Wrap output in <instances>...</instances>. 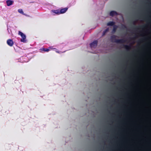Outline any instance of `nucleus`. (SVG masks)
Returning <instances> with one entry per match:
<instances>
[{
	"label": "nucleus",
	"instance_id": "obj_9",
	"mask_svg": "<svg viewBox=\"0 0 151 151\" xmlns=\"http://www.w3.org/2000/svg\"><path fill=\"white\" fill-rule=\"evenodd\" d=\"M117 14V12L115 11H111L110 13V15L111 16H113Z\"/></svg>",
	"mask_w": 151,
	"mask_h": 151
},
{
	"label": "nucleus",
	"instance_id": "obj_8",
	"mask_svg": "<svg viewBox=\"0 0 151 151\" xmlns=\"http://www.w3.org/2000/svg\"><path fill=\"white\" fill-rule=\"evenodd\" d=\"M123 46V47L126 49L127 50H129L131 48V46L130 45H124Z\"/></svg>",
	"mask_w": 151,
	"mask_h": 151
},
{
	"label": "nucleus",
	"instance_id": "obj_5",
	"mask_svg": "<svg viewBox=\"0 0 151 151\" xmlns=\"http://www.w3.org/2000/svg\"><path fill=\"white\" fill-rule=\"evenodd\" d=\"M68 9V8L65 7L63 8H62L60 10V14H63L65 13Z\"/></svg>",
	"mask_w": 151,
	"mask_h": 151
},
{
	"label": "nucleus",
	"instance_id": "obj_2",
	"mask_svg": "<svg viewBox=\"0 0 151 151\" xmlns=\"http://www.w3.org/2000/svg\"><path fill=\"white\" fill-rule=\"evenodd\" d=\"M18 34L19 35H20L22 37V39H21L20 41L24 42H25L26 36L25 35L20 31H18Z\"/></svg>",
	"mask_w": 151,
	"mask_h": 151
},
{
	"label": "nucleus",
	"instance_id": "obj_13",
	"mask_svg": "<svg viewBox=\"0 0 151 151\" xmlns=\"http://www.w3.org/2000/svg\"><path fill=\"white\" fill-rule=\"evenodd\" d=\"M41 50L42 51H43L45 52H48L49 51V49L47 48H42L41 49Z\"/></svg>",
	"mask_w": 151,
	"mask_h": 151
},
{
	"label": "nucleus",
	"instance_id": "obj_17",
	"mask_svg": "<svg viewBox=\"0 0 151 151\" xmlns=\"http://www.w3.org/2000/svg\"><path fill=\"white\" fill-rule=\"evenodd\" d=\"M142 18L144 19V20H146L147 19V18Z\"/></svg>",
	"mask_w": 151,
	"mask_h": 151
},
{
	"label": "nucleus",
	"instance_id": "obj_16",
	"mask_svg": "<svg viewBox=\"0 0 151 151\" xmlns=\"http://www.w3.org/2000/svg\"><path fill=\"white\" fill-rule=\"evenodd\" d=\"M56 52L58 53H62L63 52H59V51H56Z\"/></svg>",
	"mask_w": 151,
	"mask_h": 151
},
{
	"label": "nucleus",
	"instance_id": "obj_7",
	"mask_svg": "<svg viewBox=\"0 0 151 151\" xmlns=\"http://www.w3.org/2000/svg\"><path fill=\"white\" fill-rule=\"evenodd\" d=\"M59 9L57 10H51V12L52 13H55L57 15H59L60 14Z\"/></svg>",
	"mask_w": 151,
	"mask_h": 151
},
{
	"label": "nucleus",
	"instance_id": "obj_21",
	"mask_svg": "<svg viewBox=\"0 0 151 151\" xmlns=\"http://www.w3.org/2000/svg\"><path fill=\"white\" fill-rule=\"evenodd\" d=\"M134 39V38H133V39Z\"/></svg>",
	"mask_w": 151,
	"mask_h": 151
},
{
	"label": "nucleus",
	"instance_id": "obj_11",
	"mask_svg": "<svg viewBox=\"0 0 151 151\" xmlns=\"http://www.w3.org/2000/svg\"><path fill=\"white\" fill-rule=\"evenodd\" d=\"M145 27L144 26H139L136 27L134 29L136 30H137L140 29H142Z\"/></svg>",
	"mask_w": 151,
	"mask_h": 151
},
{
	"label": "nucleus",
	"instance_id": "obj_6",
	"mask_svg": "<svg viewBox=\"0 0 151 151\" xmlns=\"http://www.w3.org/2000/svg\"><path fill=\"white\" fill-rule=\"evenodd\" d=\"M6 2L7 5L8 6H9L13 4L14 1L11 0H8L6 1Z\"/></svg>",
	"mask_w": 151,
	"mask_h": 151
},
{
	"label": "nucleus",
	"instance_id": "obj_20",
	"mask_svg": "<svg viewBox=\"0 0 151 151\" xmlns=\"http://www.w3.org/2000/svg\"><path fill=\"white\" fill-rule=\"evenodd\" d=\"M53 49H55V50H57L56 49V48H53Z\"/></svg>",
	"mask_w": 151,
	"mask_h": 151
},
{
	"label": "nucleus",
	"instance_id": "obj_18",
	"mask_svg": "<svg viewBox=\"0 0 151 151\" xmlns=\"http://www.w3.org/2000/svg\"><path fill=\"white\" fill-rule=\"evenodd\" d=\"M52 47H49V48L50 49H52Z\"/></svg>",
	"mask_w": 151,
	"mask_h": 151
},
{
	"label": "nucleus",
	"instance_id": "obj_4",
	"mask_svg": "<svg viewBox=\"0 0 151 151\" xmlns=\"http://www.w3.org/2000/svg\"><path fill=\"white\" fill-rule=\"evenodd\" d=\"M7 43L8 45L10 47L12 46L14 44L13 40L11 39H9L7 40Z\"/></svg>",
	"mask_w": 151,
	"mask_h": 151
},
{
	"label": "nucleus",
	"instance_id": "obj_12",
	"mask_svg": "<svg viewBox=\"0 0 151 151\" xmlns=\"http://www.w3.org/2000/svg\"><path fill=\"white\" fill-rule=\"evenodd\" d=\"M118 28V26L116 25H114L113 26V31L114 32H115L116 31L117 28Z\"/></svg>",
	"mask_w": 151,
	"mask_h": 151
},
{
	"label": "nucleus",
	"instance_id": "obj_15",
	"mask_svg": "<svg viewBox=\"0 0 151 151\" xmlns=\"http://www.w3.org/2000/svg\"><path fill=\"white\" fill-rule=\"evenodd\" d=\"M109 31V29L107 28L104 31L103 33V35H104L105 33Z\"/></svg>",
	"mask_w": 151,
	"mask_h": 151
},
{
	"label": "nucleus",
	"instance_id": "obj_10",
	"mask_svg": "<svg viewBox=\"0 0 151 151\" xmlns=\"http://www.w3.org/2000/svg\"><path fill=\"white\" fill-rule=\"evenodd\" d=\"M115 24V22H108L107 24V25L108 26H114Z\"/></svg>",
	"mask_w": 151,
	"mask_h": 151
},
{
	"label": "nucleus",
	"instance_id": "obj_14",
	"mask_svg": "<svg viewBox=\"0 0 151 151\" xmlns=\"http://www.w3.org/2000/svg\"><path fill=\"white\" fill-rule=\"evenodd\" d=\"M18 12L19 13H20L21 14H23V13H24L23 12L22 10V9H19L18 10Z\"/></svg>",
	"mask_w": 151,
	"mask_h": 151
},
{
	"label": "nucleus",
	"instance_id": "obj_1",
	"mask_svg": "<svg viewBox=\"0 0 151 151\" xmlns=\"http://www.w3.org/2000/svg\"><path fill=\"white\" fill-rule=\"evenodd\" d=\"M117 36L115 35H112L111 37V40L112 42L117 43H123L125 40L123 39H116Z\"/></svg>",
	"mask_w": 151,
	"mask_h": 151
},
{
	"label": "nucleus",
	"instance_id": "obj_3",
	"mask_svg": "<svg viewBox=\"0 0 151 151\" xmlns=\"http://www.w3.org/2000/svg\"><path fill=\"white\" fill-rule=\"evenodd\" d=\"M98 41L95 40L90 44V46L91 48H95L97 45Z\"/></svg>",
	"mask_w": 151,
	"mask_h": 151
},
{
	"label": "nucleus",
	"instance_id": "obj_19",
	"mask_svg": "<svg viewBox=\"0 0 151 151\" xmlns=\"http://www.w3.org/2000/svg\"><path fill=\"white\" fill-rule=\"evenodd\" d=\"M133 23H134V24H135V22H133Z\"/></svg>",
	"mask_w": 151,
	"mask_h": 151
}]
</instances>
